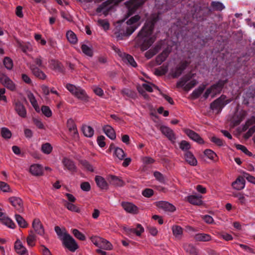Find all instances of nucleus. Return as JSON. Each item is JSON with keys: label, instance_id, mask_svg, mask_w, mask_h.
<instances>
[{"label": "nucleus", "instance_id": "nucleus-15", "mask_svg": "<svg viewBox=\"0 0 255 255\" xmlns=\"http://www.w3.org/2000/svg\"><path fill=\"white\" fill-rule=\"evenodd\" d=\"M0 82L1 84L11 91H14L16 89L14 83L6 76L2 75L0 78Z\"/></svg>", "mask_w": 255, "mask_h": 255}, {"label": "nucleus", "instance_id": "nucleus-3", "mask_svg": "<svg viewBox=\"0 0 255 255\" xmlns=\"http://www.w3.org/2000/svg\"><path fill=\"white\" fill-rule=\"evenodd\" d=\"M63 245L70 251L74 252L78 249L79 246L73 237L67 233H64L62 239Z\"/></svg>", "mask_w": 255, "mask_h": 255}, {"label": "nucleus", "instance_id": "nucleus-56", "mask_svg": "<svg viewBox=\"0 0 255 255\" xmlns=\"http://www.w3.org/2000/svg\"><path fill=\"white\" fill-rule=\"evenodd\" d=\"M41 111L42 113L47 117L49 118L52 116V112L49 107L46 106H42L41 107Z\"/></svg>", "mask_w": 255, "mask_h": 255}, {"label": "nucleus", "instance_id": "nucleus-44", "mask_svg": "<svg viewBox=\"0 0 255 255\" xmlns=\"http://www.w3.org/2000/svg\"><path fill=\"white\" fill-rule=\"evenodd\" d=\"M1 221L3 224H5L9 228L14 229L15 227L13 222L10 218L5 216H4L3 218L1 219Z\"/></svg>", "mask_w": 255, "mask_h": 255}, {"label": "nucleus", "instance_id": "nucleus-32", "mask_svg": "<svg viewBox=\"0 0 255 255\" xmlns=\"http://www.w3.org/2000/svg\"><path fill=\"white\" fill-rule=\"evenodd\" d=\"M172 230L175 238L180 239L183 234V229L180 226L175 225L172 227Z\"/></svg>", "mask_w": 255, "mask_h": 255}, {"label": "nucleus", "instance_id": "nucleus-40", "mask_svg": "<svg viewBox=\"0 0 255 255\" xmlns=\"http://www.w3.org/2000/svg\"><path fill=\"white\" fill-rule=\"evenodd\" d=\"M66 37L69 42L75 44L77 42L76 35L72 31H68L66 33Z\"/></svg>", "mask_w": 255, "mask_h": 255}, {"label": "nucleus", "instance_id": "nucleus-53", "mask_svg": "<svg viewBox=\"0 0 255 255\" xmlns=\"http://www.w3.org/2000/svg\"><path fill=\"white\" fill-rule=\"evenodd\" d=\"M140 18V16L139 15H135L130 17L126 22L128 26H134L133 25L134 23L137 22Z\"/></svg>", "mask_w": 255, "mask_h": 255}, {"label": "nucleus", "instance_id": "nucleus-4", "mask_svg": "<svg viewBox=\"0 0 255 255\" xmlns=\"http://www.w3.org/2000/svg\"><path fill=\"white\" fill-rule=\"evenodd\" d=\"M66 88L67 90L76 97L78 99L87 101L88 97L86 94L85 91L80 87H77L75 85L71 84H67L66 85Z\"/></svg>", "mask_w": 255, "mask_h": 255}, {"label": "nucleus", "instance_id": "nucleus-21", "mask_svg": "<svg viewBox=\"0 0 255 255\" xmlns=\"http://www.w3.org/2000/svg\"><path fill=\"white\" fill-rule=\"evenodd\" d=\"M29 172L34 176H41L43 175L42 167L38 164H33L29 168Z\"/></svg>", "mask_w": 255, "mask_h": 255}, {"label": "nucleus", "instance_id": "nucleus-49", "mask_svg": "<svg viewBox=\"0 0 255 255\" xmlns=\"http://www.w3.org/2000/svg\"><path fill=\"white\" fill-rule=\"evenodd\" d=\"M52 146L49 143H45L42 145L41 150L45 154H50L52 150Z\"/></svg>", "mask_w": 255, "mask_h": 255}, {"label": "nucleus", "instance_id": "nucleus-64", "mask_svg": "<svg viewBox=\"0 0 255 255\" xmlns=\"http://www.w3.org/2000/svg\"><path fill=\"white\" fill-rule=\"evenodd\" d=\"M255 132V126H253V127L251 128L248 132L244 135V137L245 139H248Z\"/></svg>", "mask_w": 255, "mask_h": 255}, {"label": "nucleus", "instance_id": "nucleus-16", "mask_svg": "<svg viewBox=\"0 0 255 255\" xmlns=\"http://www.w3.org/2000/svg\"><path fill=\"white\" fill-rule=\"evenodd\" d=\"M32 227L37 234L40 236H43L44 235V229L39 219H35L33 220Z\"/></svg>", "mask_w": 255, "mask_h": 255}, {"label": "nucleus", "instance_id": "nucleus-27", "mask_svg": "<svg viewBox=\"0 0 255 255\" xmlns=\"http://www.w3.org/2000/svg\"><path fill=\"white\" fill-rule=\"evenodd\" d=\"M136 228L139 229V230H137L135 229L131 228H125V231L128 234L134 233L137 236H140L141 234L144 232V229L140 224H137Z\"/></svg>", "mask_w": 255, "mask_h": 255}, {"label": "nucleus", "instance_id": "nucleus-29", "mask_svg": "<svg viewBox=\"0 0 255 255\" xmlns=\"http://www.w3.org/2000/svg\"><path fill=\"white\" fill-rule=\"evenodd\" d=\"M201 197L202 196L190 195L188 197V201L193 205H201L203 203Z\"/></svg>", "mask_w": 255, "mask_h": 255}, {"label": "nucleus", "instance_id": "nucleus-34", "mask_svg": "<svg viewBox=\"0 0 255 255\" xmlns=\"http://www.w3.org/2000/svg\"><path fill=\"white\" fill-rule=\"evenodd\" d=\"M50 65L53 70H57L58 72L63 73L64 71L63 69V66L61 63L58 62V61H56L55 60H51Z\"/></svg>", "mask_w": 255, "mask_h": 255}, {"label": "nucleus", "instance_id": "nucleus-14", "mask_svg": "<svg viewBox=\"0 0 255 255\" xmlns=\"http://www.w3.org/2000/svg\"><path fill=\"white\" fill-rule=\"evenodd\" d=\"M119 56L122 58V60L127 64H128L133 67H136L137 65L134 60L133 57L126 53H122L120 52Z\"/></svg>", "mask_w": 255, "mask_h": 255}, {"label": "nucleus", "instance_id": "nucleus-58", "mask_svg": "<svg viewBox=\"0 0 255 255\" xmlns=\"http://www.w3.org/2000/svg\"><path fill=\"white\" fill-rule=\"evenodd\" d=\"M0 190L4 192H11L9 186L5 182L0 181Z\"/></svg>", "mask_w": 255, "mask_h": 255}, {"label": "nucleus", "instance_id": "nucleus-45", "mask_svg": "<svg viewBox=\"0 0 255 255\" xmlns=\"http://www.w3.org/2000/svg\"><path fill=\"white\" fill-rule=\"evenodd\" d=\"M82 52L86 55L89 57H92L93 55V51L91 47L88 46L86 44H83L81 46Z\"/></svg>", "mask_w": 255, "mask_h": 255}, {"label": "nucleus", "instance_id": "nucleus-24", "mask_svg": "<svg viewBox=\"0 0 255 255\" xmlns=\"http://www.w3.org/2000/svg\"><path fill=\"white\" fill-rule=\"evenodd\" d=\"M14 249L16 252L20 255H28L27 251L19 240H17L14 244Z\"/></svg>", "mask_w": 255, "mask_h": 255}, {"label": "nucleus", "instance_id": "nucleus-17", "mask_svg": "<svg viewBox=\"0 0 255 255\" xmlns=\"http://www.w3.org/2000/svg\"><path fill=\"white\" fill-rule=\"evenodd\" d=\"M107 180L111 184L116 187H121L125 184V182L122 179L115 175H108Z\"/></svg>", "mask_w": 255, "mask_h": 255}, {"label": "nucleus", "instance_id": "nucleus-26", "mask_svg": "<svg viewBox=\"0 0 255 255\" xmlns=\"http://www.w3.org/2000/svg\"><path fill=\"white\" fill-rule=\"evenodd\" d=\"M103 129L105 134L111 139L114 140L116 137V134L114 129L110 125L103 127Z\"/></svg>", "mask_w": 255, "mask_h": 255}, {"label": "nucleus", "instance_id": "nucleus-10", "mask_svg": "<svg viewBox=\"0 0 255 255\" xmlns=\"http://www.w3.org/2000/svg\"><path fill=\"white\" fill-rule=\"evenodd\" d=\"M189 63L187 61L180 63L174 70H171V75L172 77L173 78H176L179 77L182 74L184 70L186 69Z\"/></svg>", "mask_w": 255, "mask_h": 255}, {"label": "nucleus", "instance_id": "nucleus-1", "mask_svg": "<svg viewBox=\"0 0 255 255\" xmlns=\"http://www.w3.org/2000/svg\"><path fill=\"white\" fill-rule=\"evenodd\" d=\"M159 20V13H152L148 17L135 38V41L142 51L149 48L155 41L156 37L151 36L155 23Z\"/></svg>", "mask_w": 255, "mask_h": 255}, {"label": "nucleus", "instance_id": "nucleus-59", "mask_svg": "<svg viewBox=\"0 0 255 255\" xmlns=\"http://www.w3.org/2000/svg\"><path fill=\"white\" fill-rule=\"evenodd\" d=\"M153 174H154V176L155 177L156 180H157L161 183H165V179H164V176L160 172H159L158 171H155L154 172Z\"/></svg>", "mask_w": 255, "mask_h": 255}, {"label": "nucleus", "instance_id": "nucleus-60", "mask_svg": "<svg viewBox=\"0 0 255 255\" xmlns=\"http://www.w3.org/2000/svg\"><path fill=\"white\" fill-rule=\"evenodd\" d=\"M154 193V191L152 189L149 188H146L142 191V194L143 196L149 198L151 197Z\"/></svg>", "mask_w": 255, "mask_h": 255}, {"label": "nucleus", "instance_id": "nucleus-11", "mask_svg": "<svg viewBox=\"0 0 255 255\" xmlns=\"http://www.w3.org/2000/svg\"><path fill=\"white\" fill-rule=\"evenodd\" d=\"M121 205L124 209L128 213L131 214H137L139 213L138 208L132 203L123 202Z\"/></svg>", "mask_w": 255, "mask_h": 255}, {"label": "nucleus", "instance_id": "nucleus-5", "mask_svg": "<svg viewBox=\"0 0 255 255\" xmlns=\"http://www.w3.org/2000/svg\"><path fill=\"white\" fill-rule=\"evenodd\" d=\"M226 96L222 95L219 98L214 100L210 104V109L213 111H217V114H219L225 106V104H224L223 102L224 99H226Z\"/></svg>", "mask_w": 255, "mask_h": 255}, {"label": "nucleus", "instance_id": "nucleus-37", "mask_svg": "<svg viewBox=\"0 0 255 255\" xmlns=\"http://www.w3.org/2000/svg\"><path fill=\"white\" fill-rule=\"evenodd\" d=\"M121 93L124 95H126L127 96L133 99H136L137 97V94L135 91L129 89H124L121 91Z\"/></svg>", "mask_w": 255, "mask_h": 255}, {"label": "nucleus", "instance_id": "nucleus-50", "mask_svg": "<svg viewBox=\"0 0 255 255\" xmlns=\"http://www.w3.org/2000/svg\"><path fill=\"white\" fill-rule=\"evenodd\" d=\"M180 148L186 152L191 148V144L186 140H182L179 143Z\"/></svg>", "mask_w": 255, "mask_h": 255}, {"label": "nucleus", "instance_id": "nucleus-7", "mask_svg": "<svg viewBox=\"0 0 255 255\" xmlns=\"http://www.w3.org/2000/svg\"><path fill=\"white\" fill-rule=\"evenodd\" d=\"M183 131L190 139L199 144H203L205 143L204 139L195 131L187 128H184Z\"/></svg>", "mask_w": 255, "mask_h": 255}, {"label": "nucleus", "instance_id": "nucleus-6", "mask_svg": "<svg viewBox=\"0 0 255 255\" xmlns=\"http://www.w3.org/2000/svg\"><path fill=\"white\" fill-rule=\"evenodd\" d=\"M8 201L18 213H21L23 212V202L20 197L17 196L10 197L8 198Z\"/></svg>", "mask_w": 255, "mask_h": 255}, {"label": "nucleus", "instance_id": "nucleus-35", "mask_svg": "<svg viewBox=\"0 0 255 255\" xmlns=\"http://www.w3.org/2000/svg\"><path fill=\"white\" fill-rule=\"evenodd\" d=\"M205 89V85H200L197 89H195L191 94V97L193 99H197L203 93Z\"/></svg>", "mask_w": 255, "mask_h": 255}, {"label": "nucleus", "instance_id": "nucleus-41", "mask_svg": "<svg viewBox=\"0 0 255 255\" xmlns=\"http://www.w3.org/2000/svg\"><path fill=\"white\" fill-rule=\"evenodd\" d=\"M102 242H100L99 248L106 250H111L113 248L112 245L106 240L102 238Z\"/></svg>", "mask_w": 255, "mask_h": 255}, {"label": "nucleus", "instance_id": "nucleus-61", "mask_svg": "<svg viewBox=\"0 0 255 255\" xmlns=\"http://www.w3.org/2000/svg\"><path fill=\"white\" fill-rule=\"evenodd\" d=\"M98 22L100 25L103 27L105 30H108L109 28V22L106 20L99 19Z\"/></svg>", "mask_w": 255, "mask_h": 255}, {"label": "nucleus", "instance_id": "nucleus-13", "mask_svg": "<svg viewBox=\"0 0 255 255\" xmlns=\"http://www.w3.org/2000/svg\"><path fill=\"white\" fill-rule=\"evenodd\" d=\"M160 129L161 132L165 135L169 140L172 143L175 142L176 139L175 134L172 129L166 126H161Z\"/></svg>", "mask_w": 255, "mask_h": 255}, {"label": "nucleus", "instance_id": "nucleus-8", "mask_svg": "<svg viewBox=\"0 0 255 255\" xmlns=\"http://www.w3.org/2000/svg\"><path fill=\"white\" fill-rule=\"evenodd\" d=\"M228 82V79L224 80H219L216 84L212 85L209 88L213 94L212 97H214L216 95L220 94L221 92L224 85L227 83Z\"/></svg>", "mask_w": 255, "mask_h": 255}, {"label": "nucleus", "instance_id": "nucleus-47", "mask_svg": "<svg viewBox=\"0 0 255 255\" xmlns=\"http://www.w3.org/2000/svg\"><path fill=\"white\" fill-rule=\"evenodd\" d=\"M211 6L214 10L216 11H221L225 8L223 3L219 1H212L211 3Z\"/></svg>", "mask_w": 255, "mask_h": 255}, {"label": "nucleus", "instance_id": "nucleus-55", "mask_svg": "<svg viewBox=\"0 0 255 255\" xmlns=\"http://www.w3.org/2000/svg\"><path fill=\"white\" fill-rule=\"evenodd\" d=\"M204 154L211 160H214V157L217 156L216 153L211 149H207L204 151Z\"/></svg>", "mask_w": 255, "mask_h": 255}, {"label": "nucleus", "instance_id": "nucleus-62", "mask_svg": "<svg viewBox=\"0 0 255 255\" xmlns=\"http://www.w3.org/2000/svg\"><path fill=\"white\" fill-rule=\"evenodd\" d=\"M81 188L84 191H89L91 190V186L88 182H83L81 184Z\"/></svg>", "mask_w": 255, "mask_h": 255}, {"label": "nucleus", "instance_id": "nucleus-43", "mask_svg": "<svg viewBox=\"0 0 255 255\" xmlns=\"http://www.w3.org/2000/svg\"><path fill=\"white\" fill-rule=\"evenodd\" d=\"M79 163L87 170L90 172H94V169L93 166L86 160L84 159H79Z\"/></svg>", "mask_w": 255, "mask_h": 255}, {"label": "nucleus", "instance_id": "nucleus-2", "mask_svg": "<svg viewBox=\"0 0 255 255\" xmlns=\"http://www.w3.org/2000/svg\"><path fill=\"white\" fill-rule=\"evenodd\" d=\"M125 19L118 21L115 28V35L118 40H123L124 37L130 35L136 29V26H128L125 22Z\"/></svg>", "mask_w": 255, "mask_h": 255}, {"label": "nucleus", "instance_id": "nucleus-63", "mask_svg": "<svg viewBox=\"0 0 255 255\" xmlns=\"http://www.w3.org/2000/svg\"><path fill=\"white\" fill-rule=\"evenodd\" d=\"M244 177L246 178V179L250 182L255 184V177L251 175L248 173H244Z\"/></svg>", "mask_w": 255, "mask_h": 255}, {"label": "nucleus", "instance_id": "nucleus-33", "mask_svg": "<svg viewBox=\"0 0 255 255\" xmlns=\"http://www.w3.org/2000/svg\"><path fill=\"white\" fill-rule=\"evenodd\" d=\"M82 130L84 135L87 137H91L94 134V130L90 126L84 125L82 127Z\"/></svg>", "mask_w": 255, "mask_h": 255}, {"label": "nucleus", "instance_id": "nucleus-31", "mask_svg": "<svg viewBox=\"0 0 255 255\" xmlns=\"http://www.w3.org/2000/svg\"><path fill=\"white\" fill-rule=\"evenodd\" d=\"M67 125L69 130L71 132H73L74 135L78 134L77 127L73 120L71 119H69L67 121Z\"/></svg>", "mask_w": 255, "mask_h": 255}, {"label": "nucleus", "instance_id": "nucleus-12", "mask_svg": "<svg viewBox=\"0 0 255 255\" xmlns=\"http://www.w3.org/2000/svg\"><path fill=\"white\" fill-rule=\"evenodd\" d=\"M155 205L159 209L165 211L173 212L176 210L175 207L172 204L166 201H158L155 203Z\"/></svg>", "mask_w": 255, "mask_h": 255}, {"label": "nucleus", "instance_id": "nucleus-38", "mask_svg": "<svg viewBox=\"0 0 255 255\" xmlns=\"http://www.w3.org/2000/svg\"><path fill=\"white\" fill-rule=\"evenodd\" d=\"M15 219L18 225L23 228H25L28 226V224L23 218L18 214H15Z\"/></svg>", "mask_w": 255, "mask_h": 255}, {"label": "nucleus", "instance_id": "nucleus-28", "mask_svg": "<svg viewBox=\"0 0 255 255\" xmlns=\"http://www.w3.org/2000/svg\"><path fill=\"white\" fill-rule=\"evenodd\" d=\"M194 239L197 242H208L211 240V237L206 234H197L194 236Z\"/></svg>", "mask_w": 255, "mask_h": 255}, {"label": "nucleus", "instance_id": "nucleus-9", "mask_svg": "<svg viewBox=\"0 0 255 255\" xmlns=\"http://www.w3.org/2000/svg\"><path fill=\"white\" fill-rule=\"evenodd\" d=\"M62 163L65 169L71 173L73 174L77 172V167L74 161L72 159L67 157H64L62 159Z\"/></svg>", "mask_w": 255, "mask_h": 255}, {"label": "nucleus", "instance_id": "nucleus-20", "mask_svg": "<svg viewBox=\"0 0 255 255\" xmlns=\"http://www.w3.org/2000/svg\"><path fill=\"white\" fill-rule=\"evenodd\" d=\"M29 68L32 74L36 77L41 80H45L46 78V75L44 73V72L34 65H30L29 66Z\"/></svg>", "mask_w": 255, "mask_h": 255}, {"label": "nucleus", "instance_id": "nucleus-52", "mask_svg": "<svg viewBox=\"0 0 255 255\" xmlns=\"http://www.w3.org/2000/svg\"><path fill=\"white\" fill-rule=\"evenodd\" d=\"M72 233L77 239L81 241H85L86 240L85 235L77 229H73L72 230Z\"/></svg>", "mask_w": 255, "mask_h": 255}, {"label": "nucleus", "instance_id": "nucleus-39", "mask_svg": "<svg viewBox=\"0 0 255 255\" xmlns=\"http://www.w3.org/2000/svg\"><path fill=\"white\" fill-rule=\"evenodd\" d=\"M168 69V65H163L155 69L154 74L158 76L164 75L167 72Z\"/></svg>", "mask_w": 255, "mask_h": 255}, {"label": "nucleus", "instance_id": "nucleus-42", "mask_svg": "<svg viewBox=\"0 0 255 255\" xmlns=\"http://www.w3.org/2000/svg\"><path fill=\"white\" fill-rule=\"evenodd\" d=\"M64 206L67 208L68 210L77 213L80 212V209L75 205L73 204L72 203H69L68 202L65 201Z\"/></svg>", "mask_w": 255, "mask_h": 255}, {"label": "nucleus", "instance_id": "nucleus-30", "mask_svg": "<svg viewBox=\"0 0 255 255\" xmlns=\"http://www.w3.org/2000/svg\"><path fill=\"white\" fill-rule=\"evenodd\" d=\"M183 248L186 252L189 253L191 255H194L198 253L196 247L191 244H184Z\"/></svg>", "mask_w": 255, "mask_h": 255}, {"label": "nucleus", "instance_id": "nucleus-48", "mask_svg": "<svg viewBox=\"0 0 255 255\" xmlns=\"http://www.w3.org/2000/svg\"><path fill=\"white\" fill-rule=\"evenodd\" d=\"M3 63L5 67L8 70L12 69L13 67V61L12 59L8 57H5L3 60Z\"/></svg>", "mask_w": 255, "mask_h": 255}, {"label": "nucleus", "instance_id": "nucleus-23", "mask_svg": "<svg viewBox=\"0 0 255 255\" xmlns=\"http://www.w3.org/2000/svg\"><path fill=\"white\" fill-rule=\"evenodd\" d=\"M95 181L97 186L103 190H108L109 185L105 178L101 176L97 175L95 177Z\"/></svg>", "mask_w": 255, "mask_h": 255}, {"label": "nucleus", "instance_id": "nucleus-57", "mask_svg": "<svg viewBox=\"0 0 255 255\" xmlns=\"http://www.w3.org/2000/svg\"><path fill=\"white\" fill-rule=\"evenodd\" d=\"M255 123V117H253L250 120H248L245 123V124L243 126L242 128V130L243 131H246L249 127Z\"/></svg>", "mask_w": 255, "mask_h": 255}, {"label": "nucleus", "instance_id": "nucleus-18", "mask_svg": "<svg viewBox=\"0 0 255 255\" xmlns=\"http://www.w3.org/2000/svg\"><path fill=\"white\" fill-rule=\"evenodd\" d=\"M15 110L18 115L22 118L26 117V110L24 105L19 101L15 103Z\"/></svg>", "mask_w": 255, "mask_h": 255}, {"label": "nucleus", "instance_id": "nucleus-25", "mask_svg": "<svg viewBox=\"0 0 255 255\" xmlns=\"http://www.w3.org/2000/svg\"><path fill=\"white\" fill-rule=\"evenodd\" d=\"M184 157L186 161L190 165L196 166L197 165V160L191 152L186 151L184 154Z\"/></svg>", "mask_w": 255, "mask_h": 255}, {"label": "nucleus", "instance_id": "nucleus-22", "mask_svg": "<svg viewBox=\"0 0 255 255\" xmlns=\"http://www.w3.org/2000/svg\"><path fill=\"white\" fill-rule=\"evenodd\" d=\"M232 186L234 189L237 190L243 189L245 186V180L244 177L239 176L235 181H234Z\"/></svg>", "mask_w": 255, "mask_h": 255}, {"label": "nucleus", "instance_id": "nucleus-46", "mask_svg": "<svg viewBox=\"0 0 255 255\" xmlns=\"http://www.w3.org/2000/svg\"><path fill=\"white\" fill-rule=\"evenodd\" d=\"M114 154L121 160H123L126 156V154L123 149L117 147L115 148Z\"/></svg>", "mask_w": 255, "mask_h": 255}, {"label": "nucleus", "instance_id": "nucleus-36", "mask_svg": "<svg viewBox=\"0 0 255 255\" xmlns=\"http://www.w3.org/2000/svg\"><path fill=\"white\" fill-rule=\"evenodd\" d=\"M36 236L32 231H30V233L26 238L27 245L30 247H34L35 245Z\"/></svg>", "mask_w": 255, "mask_h": 255}, {"label": "nucleus", "instance_id": "nucleus-19", "mask_svg": "<svg viewBox=\"0 0 255 255\" xmlns=\"http://www.w3.org/2000/svg\"><path fill=\"white\" fill-rule=\"evenodd\" d=\"M170 52L171 50L169 47H167L161 53L156 57L155 61L156 64L159 65H160L166 59Z\"/></svg>", "mask_w": 255, "mask_h": 255}, {"label": "nucleus", "instance_id": "nucleus-54", "mask_svg": "<svg viewBox=\"0 0 255 255\" xmlns=\"http://www.w3.org/2000/svg\"><path fill=\"white\" fill-rule=\"evenodd\" d=\"M111 4V1L109 0H107L103 2L100 4L96 9V12L97 13L101 12L103 10L106 9Z\"/></svg>", "mask_w": 255, "mask_h": 255}, {"label": "nucleus", "instance_id": "nucleus-51", "mask_svg": "<svg viewBox=\"0 0 255 255\" xmlns=\"http://www.w3.org/2000/svg\"><path fill=\"white\" fill-rule=\"evenodd\" d=\"M1 134L2 137L5 139L10 138L12 135L11 131L6 128H1Z\"/></svg>", "mask_w": 255, "mask_h": 255}]
</instances>
